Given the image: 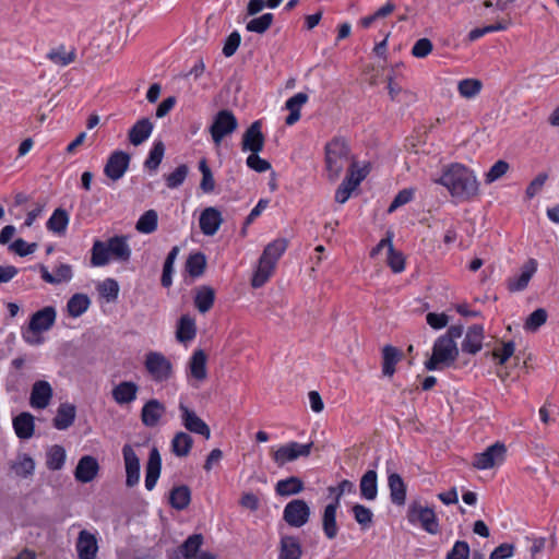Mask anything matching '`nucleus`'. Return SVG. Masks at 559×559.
Instances as JSON below:
<instances>
[{
  "label": "nucleus",
  "mask_w": 559,
  "mask_h": 559,
  "mask_svg": "<svg viewBox=\"0 0 559 559\" xmlns=\"http://www.w3.org/2000/svg\"><path fill=\"white\" fill-rule=\"evenodd\" d=\"M437 183L443 186L451 197L469 201L479 194V181L475 173L460 163L445 166Z\"/></svg>",
  "instance_id": "obj_1"
},
{
  "label": "nucleus",
  "mask_w": 559,
  "mask_h": 559,
  "mask_svg": "<svg viewBox=\"0 0 559 559\" xmlns=\"http://www.w3.org/2000/svg\"><path fill=\"white\" fill-rule=\"evenodd\" d=\"M130 258L127 236H114L107 241L95 240L91 250V265L95 267L105 266L110 260L128 262Z\"/></svg>",
  "instance_id": "obj_2"
},
{
  "label": "nucleus",
  "mask_w": 559,
  "mask_h": 559,
  "mask_svg": "<svg viewBox=\"0 0 559 559\" xmlns=\"http://www.w3.org/2000/svg\"><path fill=\"white\" fill-rule=\"evenodd\" d=\"M462 325H452L447 333L437 338L432 348L431 357L425 362L428 370H436L440 364L451 365L459 356V348L455 340L463 335Z\"/></svg>",
  "instance_id": "obj_3"
},
{
  "label": "nucleus",
  "mask_w": 559,
  "mask_h": 559,
  "mask_svg": "<svg viewBox=\"0 0 559 559\" xmlns=\"http://www.w3.org/2000/svg\"><path fill=\"white\" fill-rule=\"evenodd\" d=\"M347 142L341 138H334L325 145V169L330 181H335L345 167L354 163Z\"/></svg>",
  "instance_id": "obj_4"
},
{
  "label": "nucleus",
  "mask_w": 559,
  "mask_h": 559,
  "mask_svg": "<svg viewBox=\"0 0 559 559\" xmlns=\"http://www.w3.org/2000/svg\"><path fill=\"white\" fill-rule=\"evenodd\" d=\"M143 364L151 380L156 383L168 382L174 376L171 360L160 352L146 353Z\"/></svg>",
  "instance_id": "obj_5"
},
{
  "label": "nucleus",
  "mask_w": 559,
  "mask_h": 559,
  "mask_svg": "<svg viewBox=\"0 0 559 559\" xmlns=\"http://www.w3.org/2000/svg\"><path fill=\"white\" fill-rule=\"evenodd\" d=\"M56 316L55 308L50 306L35 312L29 320L27 331L23 334L25 342L28 344L41 343V338L35 337V335L48 331L55 324Z\"/></svg>",
  "instance_id": "obj_6"
},
{
  "label": "nucleus",
  "mask_w": 559,
  "mask_h": 559,
  "mask_svg": "<svg viewBox=\"0 0 559 559\" xmlns=\"http://www.w3.org/2000/svg\"><path fill=\"white\" fill-rule=\"evenodd\" d=\"M313 445L312 441L308 443H298L296 441L288 442L273 451L272 459L278 467H282L299 457H308L311 454Z\"/></svg>",
  "instance_id": "obj_7"
},
{
  "label": "nucleus",
  "mask_w": 559,
  "mask_h": 559,
  "mask_svg": "<svg viewBox=\"0 0 559 559\" xmlns=\"http://www.w3.org/2000/svg\"><path fill=\"white\" fill-rule=\"evenodd\" d=\"M238 128L235 115L227 109L219 110L210 127V133L215 145H219L223 139L234 133Z\"/></svg>",
  "instance_id": "obj_8"
},
{
  "label": "nucleus",
  "mask_w": 559,
  "mask_h": 559,
  "mask_svg": "<svg viewBox=\"0 0 559 559\" xmlns=\"http://www.w3.org/2000/svg\"><path fill=\"white\" fill-rule=\"evenodd\" d=\"M507 454V447L502 442H496L488 447L484 452L475 454L473 467L476 469H490L501 464Z\"/></svg>",
  "instance_id": "obj_9"
},
{
  "label": "nucleus",
  "mask_w": 559,
  "mask_h": 559,
  "mask_svg": "<svg viewBox=\"0 0 559 559\" xmlns=\"http://www.w3.org/2000/svg\"><path fill=\"white\" fill-rule=\"evenodd\" d=\"M408 520L411 522H419L421 527L429 534L435 535L439 533L438 519L432 508L416 502L412 503L408 509Z\"/></svg>",
  "instance_id": "obj_10"
},
{
  "label": "nucleus",
  "mask_w": 559,
  "mask_h": 559,
  "mask_svg": "<svg viewBox=\"0 0 559 559\" xmlns=\"http://www.w3.org/2000/svg\"><path fill=\"white\" fill-rule=\"evenodd\" d=\"M311 510L302 499L289 501L283 511V520L292 527H301L308 523Z\"/></svg>",
  "instance_id": "obj_11"
},
{
  "label": "nucleus",
  "mask_w": 559,
  "mask_h": 559,
  "mask_svg": "<svg viewBox=\"0 0 559 559\" xmlns=\"http://www.w3.org/2000/svg\"><path fill=\"white\" fill-rule=\"evenodd\" d=\"M207 355L203 349H197L188 361V379L195 389L207 379Z\"/></svg>",
  "instance_id": "obj_12"
},
{
  "label": "nucleus",
  "mask_w": 559,
  "mask_h": 559,
  "mask_svg": "<svg viewBox=\"0 0 559 559\" xmlns=\"http://www.w3.org/2000/svg\"><path fill=\"white\" fill-rule=\"evenodd\" d=\"M179 411L181 413V421L182 426L192 433L200 435L204 437L205 439H210L211 437V429L209 425L200 418L197 413L188 407L185 403H179Z\"/></svg>",
  "instance_id": "obj_13"
},
{
  "label": "nucleus",
  "mask_w": 559,
  "mask_h": 559,
  "mask_svg": "<svg viewBox=\"0 0 559 559\" xmlns=\"http://www.w3.org/2000/svg\"><path fill=\"white\" fill-rule=\"evenodd\" d=\"M130 155L123 151H115L110 154L104 168L105 175L112 181L123 177L129 168Z\"/></svg>",
  "instance_id": "obj_14"
},
{
  "label": "nucleus",
  "mask_w": 559,
  "mask_h": 559,
  "mask_svg": "<svg viewBox=\"0 0 559 559\" xmlns=\"http://www.w3.org/2000/svg\"><path fill=\"white\" fill-rule=\"evenodd\" d=\"M265 138L262 132V122L257 120L252 122L245 131L241 141L243 152L260 153L264 147Z\"/></svg>",
  "instance_id": "obj_15"
},
{
  "label": "nucleus",
  "mask_w": 559,
  "mask_h": 559,
  "mask_svg": "<svg viewBox=\"0 0 559 559\" xmlns=\"http://www.w3.org/2000/svg\"><path fill=\"white\" fill-rule=\"evenodd\" d=\"M122 455L126 468V486L134 487L140 480V459L130 444H124Z\"/></svg>",
  "instance_id": "obj_16"
},
{
  "label": "nucleus",
  "mask_w": 559,
  "mask_h": 559,
  "mask_svg": "<svg viewBox=\"0 0 559 559\" xmlns=\"http://www.w3.org/2000/svg\"><path fill=\"white\" fill-rule=\"evenodd\" d=\"M75 549L79 559H96L98 554L96 536L87 530H82L78 535Z\"/></svg>",
  "instance_id": "obj_17"
},
{
  "label": "nucleus",
  "mask_w": 559,
  "mask_h": 559,
  "mask_svg": "<svg viewBox=\"0 0 559 559\" xmlns=\"http://www.w3.org/2000/svg\"><path fill=\"white\" fill-rule=\"evenodd\" d=\"M166 414V406L157 399L148 400L141 409V421L145 427H156Z\"/></svg>",
  "instance_id": "obj_18"
},
{
  "label": "nucleus",
  "mask_w": 559,
  "mask_h": 559,
  "mask_svg": "<svg viewBox=\"0 0 559 559\" xmlns=\"http://www.w3.org/2000/svg\"><path fill=\"white\" fill-rule=\"evenodd\" d=\"M223 221L221 211L210 206L201 212L199 226L205 236H214L223 224Z\"/></svg>",
  "instance_id": "obj_19"
},
{
  "label": "nucleus",
  "mask_w": 559,
  "mask_h": 559,
  "mask_svg": "<svg viewBox=\"0 0 559 559\" xmlns=\"http://www.w3.org/2000/svg\"><path fill=\"white\" fill-rule=\"evenodd\" d=\"M537 271V262L534 259L527 260L521 269L519 276H512L507 282L509 292L515 293L524 290L535 272Z\"/></svg>",
  "instance_id": "obj_20"
},
{
  "label": "nucleus",
  "mask_w": 559,
  "mask_h": 559,
  "mask_svg": "<svg viewBox=\"0 0 559 559\" xmlns=\"http://www.w3.org/2000/svg\"><path fill=\"white\" fill-rule=\"evenodd\" d=\"M99 471V464L94 456L84 455L80 459L74 477L78 481L86 484L95 479Z\"/></svg>",
  "instance_id": "obj_21"
},
{
  "label": "nucleus",
  "mask_w": 559,
  "mask_h": 559,
  "mask_svg": "<svg viewBox=\"0 0 559 559\" xmlns=\"http://www.w3.org/2000/svg\"><path fill=\"white\" fill-rule=\"evenodd\" d=\"M52 399V388L49 382L45 380L36 381L33 384L29 404L34 408H46Z\"/></svg>",
  "instance_id": "obj_22"
},
{
  "label": "nucleus",
  "mask_w": 559,
  "mask_h": 559,
  "mask_svg": "<svg viewBox=\"0 0 559 559\" xmlns=\"http://www.w3.org/2000/svg\"><path fill=\"white\" fill-rule=\"evenodd\" d=\"M162 471V457L156 447L150 451L148 460L145 467V488L153 490L159 478Z\"/></svg>",
  "instance_id": "obj_23"
},
{
  "label": "nucleus",
  "mask_w": 559,
  "mask_h": 559,
  "mask_svg": "<svg viewBox=\"0 0 559 559\" xmlns=\"http://www.w3.org/2000/svg\"><path fill=\"white\" fill-rule=\"evenodd\" d=\"M139 385L132 381H122L111 390L114 401L119 405L130 404L136 400Z\"/></svg>",
  "instance_id": "obj_24"
},
{
  "label": "nucleus",
  "mask_w": 559,
  "mask_h": 559,
  "mask_svg": "<svg viewBox=\"0 0 559 559\" xmlns=\"http://www.w3.org/2000/svg\"><path fill=\"white\" fill-rule=\"evenodd\" d=\"M484 329L479 324L468 328L462 342V350L472 355L477 354L483 347Z\"/></svg>",
  "instance_id": "obj_25"
},
{
  "label": "nucleus",
  "mask_w": 559,
  "mask_h": 559,
  "mask_svg": "<svg viewBox=\"0 0 559 559\" xmlns=\"http://www.w3.org/2000/svg\"><path fill=\"white\" fill-rule=\"evenodd\" d=\"M403 352L392 345H384L382 348V373L385 377H393L395 366L402 360Z\"/></svg>",
  "instance_id": "obj_26"
},
{
  "label": "nucleus",
  "mask_w": 559,
  "mask_h": 559,
  "mask_svg": "<svg viewBox=\"0 0 559 559\" xmlns=\"http://www.w3.org/2000/svg\"><path fill=\"white\" fill-rule=\"evenodd\" d=\"M153 131V123L148 118L136 121L128 132V139L134 146L141 145L147 140Z\"/></svg>",
  "instance_id": "obj_27"
},
{
  "label": "nucleus",
  "mask_w": 559,
  "mask_h": 559,
  "mask_svg": "<svg viewBox=\"0 0 559 559\" xmlns=\"http://www.w3.org/2000/svg\"><path fill=\"white\" fill-rule=\"evenodd\" d=\"M13 428L20 439H31L34 436V416L27 412L19 414L13 418Z\"/></svg>",
  "instance_id": "obj_28"
},
{
  "label": "nucleus",
  "mask_w": 559,
  "mask_h": 559,
  "mask_svg": "<svg viewBox=\"0 0 559 559\" xmlns=\"http://www.w3.org/2000/svg\"><path fill=\"white\" fill-rule=\"evenodd\" d=\"M76 407L70 403H61L57 409V414L52 420L53 427L58 430H66L75 420Z\"/></svg>",
  "instance_id": "obj_29"
},
{
  "label": "nucleus",
  "mask_w": 559,
  "mask_h": 559,
  "mask_svg": "<svg viewBox=\"0 0 559 559\" xmlns=\"http://www.w3.org/2000/svg\"><path fill=\"white\" fill-rule=\"evenodd\" d=\"M391 501L396 506H403L406 501V485L397 473H392L388 477Z\"/></svg>",
  "instance_id": "obj_30"
},
{
  "label": "nucleus",
  "mask_w": 559,
  "mask_h": 559,
  "mask_svg": "<svg viewBox=\"0 0 559 559\" xmlns=\"http://www.w3.org/2000/svg\"><path fill=\"white\" fill-rule=\"evenodd\" d=\"M47 59L59 67H67L75 61L76 52L74 48L67 49L64 45L51 48L47 55Z\"/></svg>",
  "instance_id": "obj_31"
},
{
  "label": "nucleus",
  "mask_w": 559,
  "mask_h": 559,
  "mask_svg": "<svg viewBox=\"0 0 559 559\" xmlns=\"http://www.w3.org/2000/svg\"><path fill=\"white\" fill-rule=\"evenodd\" d=\"M215 301V290L211 286L202 285L195 289L194 306L201 313H206Z\"/></svg>",
  "instance_id": "obj_32"
},
{
  "label": "nucleus",
  "mask_w": 559,
  "mask_h": 559,
  "mask_svg": "<svg viewBox=\"0 0 559 559\" xmlns=\"http://www.w3.org/2000/svg\"><path fill=\"white\" fill-rule=\"evenodd\" d=\"M169 504L176 510H185L191 502V490L186 485L174 487L169 492Z\"/></svg>",
  "instance_id": "obj_33"
},
{
  "label": "nucleus",
  "mask_w": 559,
  "mask_h": 559,
  "mask_svg": "<svg viewBox=\"0 0 559 559\" xmlns=\"http://www.w3.org/2000/svg\"><path fill=\"white\" fill-rule=\"evenodd\" d=\"M338 506L337 502H333L328 504L324 508L323 516H322V527L325 536L329 539H333L336 537L338 527L336 524V510Z\"/></svg>",
  "instance_id": "obj_34"
},
{
  "label": "nucleus",
  "mask_w": 559,
  "mask_h": 559,
  "mask_svg": "<svg viewBox=\"0 0 559 559\" xmlns=\"http://www.w3.org/2000/svg\"><path fill=\"white\" fill-rule=\"evenodd\" d=\"M360 495L367 500H374L378 495V476L376 471H367L359 483Z\"/></svg>",
  "instance_id": "obj_35"
},
{
  "label": "nucleus",
  "mask_w": 559,
  "mask_h": 559,
  "mask_svg": "<svg viewBox=\"0 0 559 559\" xmlns=\"http://www.w3.org/2000/svg\"><path fill=\"white\" fill-rule=\"evenodd\" d=\"M307 102L308 95L306 93H297L287 99L285 107L287 110H289V115L285 119L286 124L293 126L300 119V108Z\"/></svg>",
  "instance_id": "obj_36"
},
{
  "label": "nucleus",
  "mask_w": 559,
  "mask_h": 559,
  "mask_svg": "<svg viewBox=\"0 0 559 559\" xmlns=\"http://www.w3.org/2000/svg\"><path fill=\"white\" fill-rule=\"evenodd\" d=\"M197 335V326H195V320L189 316L183 314L180 317L177 331H176V337L179 342L186 343L191 340H193Z\"/></svg>",
  "instance_id": "obj_37"
},
{
  "label": "nucleus",
  "mask_w": 559,
  "mask_h": 559,
  "mask_svg": "<svg viewBox=\"0 0 559 559\" xmlns=\"http://www.w3.org/2000/svg\"><path fill=\"white\" fill-rule=\"evenodd\" d=\"M192 445V437L185 431H178L171 440V452L178 457H186L189 455Z\"/></svg>",
  "instance_id": "obj_38"
},
{
  "label": "nucleus",
  "mask_w": 559,
  "mask_h": 559,
  "mask_svg": "<svg viewBox=\"0 0 559 559\" xmlns=\"http://www.w3.org/2000/svg\"><path fill=\"white\" fill-rule=\"evenodd\" d=\"M305 489L304 481L297 476L281 479L275 485V491L281 497L297 495Z\"/></svg>",
  "instance_id": "obj_39"
},
{
  "label": "nucleus",
  "mask_w": 559,
  "mask_h": 559,
  "mask_svg": "<svg viewBox=\"0 0 559 559\" xmlns=\"http://www.w3.org/2000/svg\"><path fill=\"white\" fill-rule=\"evenodd\" d=\"M40 272L41 278L49 284H60L70 281L72 277V269L68 264H60L53 274L49 273L46 266H41Z\"/></svg>",
  "instance_id": "obj_40"
},
{
  "label": "nucleus",
  "mask_w": 559,
  "mask_h": 559,
  "mask_svg": "<svg viewBox=\"0 0 559 559\" xmlns=\"http://www.w3.org/2000/svg\"><path fill=\"white\" fill-rule=\"evenodd\" d=\"M301 546L294 536H283L281 539L280 559H300Z\"/></svg>",
  "instance_id": "obj_41"
},
{
  "label": "nucleus",
  "mask_w": 559,
  "mask_h": 559,
  "mask_svg": "<svg viewBox=\"0 0 559 559\" xmlns=\"http://www.w3.org/2000/svg\"><path fill=\"white\" fill-rule=\"evenodd\" d=\"M287 245L288 242L284 238L275 239L264 248L261 258L276 266L277 261L287 249Z\"/></svg>",
  "instance_id": "obj_42"
},
{
  "label": "nucleus",
  "mask_w": 559,
  "mask_h": 559,
  "mask_svg": "<svg viewBox=\"0 0 559 559\" xmlns=\"http://www.w3.org/2000/svg\"><path fill=\"white\" fill-rule=\"evenodd\" d=\"M275 266L260 257L258 267L252 276L251 285L254 288L262 287L272 276Z\"/></svg>",
  "instance_id": "obj_43"
},
{
  "label": "nucleus",
  "mask_w": 559,
  "mask_h": 559,
  "mask_svg": "<svg viewBox=\"0 0 559 559\" xmlns=\"http://www.w3.org/2000/svg\"><path fill=\"white\" fill-rule=\"evenodd\" d=\"M11 468L13 469L16 476L27 478L34 474L35 462L28 454L21 453L17 455L16 460L11 464Z\"/></svg>",
  "instance_id": "obj_44"
},
{
  "label": "nucleus",
  "mask_w": 559,
  "mask_h": 559,
  "mask_svg": "<svg viewBox=\"0 0 559 559\" xmlns=\"http://www.w3.org/2000/svg\"><path fill=\"white\" fill-rule=\"evenodd\" d=\"M69 219L68 212L64 209L59 207L53 211L52 215L48 219L47 228L57 235H64Z\"/></svg>",
  "instance_id": "obj_45"
},
{
  "label": "nucleus",
  "mask_w": 559,
  "mask_h": 559,
  "mask_svg": "<svg viewBox=\"0 0 559 559\" xmlns=\"http://www.w3.org/2000/svg\"><path fill=\"white\" fill-rule=\"evenodd\" d=\"M158 215L155 210H148L140 216L135 229L141 234H152L157 229Z\"/></svg>",
  "instance_id": "obj_46"
},
{
  "label": "nucleus",
  "mask_w": 559,
  "mask_h": 559,
  "mask_svg": "<svg viewBox=\"0 0 559 559\" xmlns=\"http://www.w3.org/2000/svg\"><path fill=\"white\" fill-rule=\"evenodd\" d=\"M203 540L204 538L202 534L190 535L180 547V552L185 559H193L201 550Z\"/></svg>",
  "instance_id": "obj_47"
},
{
  "label": "nucleus",
  "mask_w": 559,
  "mask_h": 559,
  "mask_svg": "<svg viewBox=\"0 0 559 559\" xmlns=\"http://www.w3.org/2000/svg\"><path fill=\"white\" fill-rule=\"evenodd\" d=\"M206 267V257L202 252L190 254L186 262V270L192 277L201 276Z\"/></svg>",
  "instance_id": "obj_48"
},
{
  "label": "nucleus",
  "mask_w": 559,
  "mask_h": 559,
  "mask_svg": "<svg viewBox=\"0 0 559 559\" xmlns=\"http://www.w3.org/2000/svg\"><path fill=\"white\" fill-rule=\"evenodd\" d=\"M90 298L84 294H74L68 301L67 308L71 317L78 318L90 307Z\"/></svg>",
  "instance_id": "obj_49"
},
{
  "label": "nucleus",
  "mask_w": 559,
  "mask_h": 559,
  "mask_svg": "<svg viewBox=\"0 0 559 559\" xmlns=\"http://www.w3.org/2000/svg\"><path fill=\"white\" fill-rule=\"evenodd\" d=\"M66 462V450L63 447L55 444L47 452V467L51 471L61 469Z\"/></svg>",
  "instance_id": "obj_50"
},
{
  "label": "nucleus",
  "mask_w": 559,
  "mask_h": 559,
  "mask_svg": "<svg viewBox=\"0 0 559 559\" xmlns=\"http://www.w3.org/2000/svg\"><path fill=\"white\" fill-rule=\"evenodd\" d=\"M273 23V14L272 13H264L263 15L259 17H254L250 20L247 25L246 29L248 32L257 33V34H264L272 25Z\"/></svg>",
  "instance_id": "obj_51"
},
{
  "label": "nucleus",
  "mask_w": 559,
  "mask_h": 559,
  "mask_svg": "<svg viewBox=\"0 0 559 559\" xmlns=\"http://www.w3.org/2000/svg\"><path fill=\"white\" fill-rule=\"evenodd\" d=\"M199 170L202 174L200 189L205 193L213 192L215 189V180L205 158L200 160Z\"/></svg>",
  "instance_id": "obj_52"
},
{
  "label": "nucleus",
  "mask_w": 559,
  "mask_h": 559,
  "mask_svg": "<svg viewBox=\"0 0 559 559\" xmlns=\"http://www.w3.org/2000/svg\"><path fill=\"white\" fill-rule=\"evenodd\" d=\"M481 82L477 79H465L459 82L457 90L462 97L473 98L481 90Z\"/></svg>",
  "instance_id": "obj_53"
},
{
  "label": "nucleus",
  "mask_w": 559,
  "mask_h": 559,
  "mask_svg": "<svg viewBox=\"0 0 559 559\" xmlns=\"http://www.w3.org/2000/svg\"><path fill=\"white\" fill-rule=\"evenodd\" d=\"M548 314L544 308L533 311L524 323V329L528 332H536L547 321Z\"/></svg>",
  "instance_id": "obj_54"
},
{
  "label": "nucleus",
  "mask_w": 559,
  "mask_h": 559,
  "mask_svg": "<svg viewBox=\"0 0 559 559\" xmlns=\"http://www.w3.org/2000/svg\"><path fill=\"white\" fill-rule=\"evenodd\" d=\"M164 154V143L162 141L154 143L153 148L151 150L148 157L144 163L145 167L150 170H156L163 160Z\"/></svg>",
  "instance_id": "obj_55"
},
{
  "label": "nucleus",
  "mask_w": 559,
  "mask_h": 559,
  "mask_svg": "<svg viewBox=\"0 0 559 559\" xmlns=\"http://www.w3.org/2000/svg\"><path fill=\"white\" fill-rule=\"evenodd\" d=\"M179 253V248L178 247H174L170 252L168 253L165 262H164V267H163V274H162V278H160V282H162V285L164 287H169L171 285V274H173V270H174V263H175V260L177 259V255Z\"/></svg>",
  "instance_id": "obj_56"
},
{
  "label": "nucleus",
  "mask_w": 559,
  "mask_h": 559,
  "mask_svg": "<svg viewBox=\"0 0 559 559\" xmlns=\"http://www.w3.org/2000/svg\"><path fill=\"white\" fill-rule=\"evenodd\" d=\"M189 173L186 164L179 165L173 173L165 175L166 186L176 189L183 183Z\"/></svg>",
  "instance_id": "obj_57"
},
{
  "label": "nucleus",
  "mask_w": 559,
  "mask_h": 559,
  "mask_svg": "<svg viewBox=\"0 0 559 559\" xmlns=\"http://www.w3.org/2000/svg\"><path fill=\"white\" fill-rule=\"evenodd\" d=\"M510 169V165L508 162L499 159L497 160L490 169L485 175V182L490 185L501 177H503Z\"/></svg>",
  "instance_id": "obj_58"
},
{
  "label": "nucleus",
  "mask_w": 559,
  "mask_h": 559,
  "mask_svg": "<svg viewBox=\"0 0 559 559\" xmlns=\"http://www.w3.org/2000/svg\"><path fill=\"white\" fill-rule=\"evenodd\" d=\"M369 174V169L367 166L357 167V163H350L348 167V173L345 177L347 181H349L350 186L355 189L360 185V182L367 177Z\"/></svg>",
  "instance_id": "obj_59"
},
{
  "label": "nucleus",
  "mask_w": 559,
  "mask_h": 559,
  "mask_svg": "<svg viewBox=\"0 0 559 559\" xmlns=\"http://www.w3.org/2000/svg\"><path fill=\"white\" fill-rule=\"evenodd\" d=\"M515 352V344L514 342H506L500 347H496L491 352V356L498 360L499 365H504L508 359L514 354Z\"/></svg>",
  "instance_id": "obj_60"
},
{
  "label": "nucleus",
  "mask_w": 559,
  "mask_h": 559,
  "mask_svg": "<svg viewBox=\"0 0 559 559\" xmlns=\"http://www.w3.org/2000/svg\"><path fill=\"white\" fill-rule=\"evenodd\" d=\"M388 265L394 273H401L405 269V258L401 251H396L393 245H390L388 252Z\"/></svg>",
  "instance_id": "obj_61"
},
{
  "label": "nucleus",
  "mask_w": 559,
  "mask_h": 559,
  "mask_svg": "<svg viewBox=\"0 0 559 559\" xmlns=\"http://www.w3.org/2000/svg\"><path fill=\"white\" fill-rule=\"evenodd\" d=\"M354 518L358 524L364 527H368L372 523V512L369 508L362 504H355L353 507Z\"/></svg>",
  "instance_id": "obj_62"
},
{
  "label": "nucleus",
  "mask_w": 559,
  "mask_h": 559,
  "mask_svg": "<svg viewBox=\"0 0 559 559\" xmlns=\"http://www.w3.org/2000/svg\"><path fill=\"white\" fill-rule=\"evenodd\" d=\"M98 290L103 297L107 298V300H115L118 297L119 285L117 281L107 278L99 284Z\"/></svg>",
  "instance_id": "obj_63"
},
{
  "label": "nucleus",
  "mask_w": 559,
  "mask_h": 559,
  "mask_svg": "<svg viewBox=\"0 0 559 559\" xmlns=\"http://www.w3.org/2000/svg\"><path fill=\"white\" fill-rule=\"evenodd\" d=\"M469 546L464 540H457L448 552L445 559H469Z\"/></svg>",
  "instance_id": "obj_64"
}]
</instances>
